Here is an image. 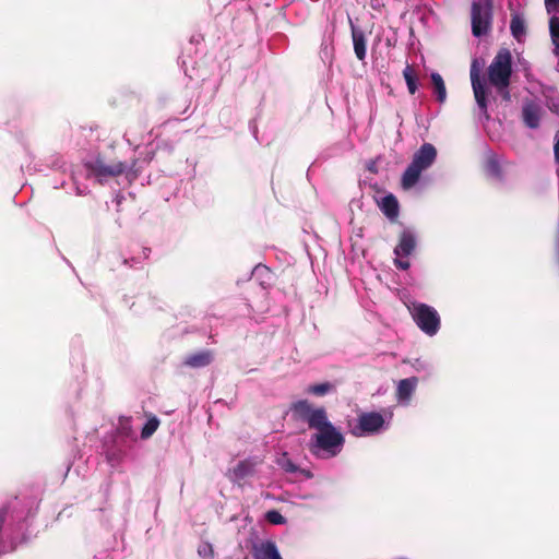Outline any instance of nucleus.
Wrapping results in <instances>:
<instances>
[{
  "mask_svg": "<svg viewBox=\"0 0 559 559\" xmlns=\"http://www.w3.org/2000/svg\"><path fill=\"white\" fill-rule=\"evenodd\" d=\"M418 379L409 377L399 381L396 386V402L401 406H408L417 388Z\"/></svg>",
  "mask_w": 559,
  "mask_h": 559,
  "instance_id": "nucleus-13",
  "label": "nucleus"
},
{
  "mask_svg": "<svg viewBox=\"0 0 559 559\" xmlns=\"http://www.w3.org/2000/svg\"><path fill=\"white\" fill-rule=\"evenodd\" d=\"M211 361V353L209 350H202L187 356L183 364L191 368H202L210 365Z\"/></svg>",
  "mask_w": 559,
  "mask_h": 559,
  "instance_id": "nucleus-17",
  "label": "nucleus"
},
{
  "mask_svg": "<svg viewBox=\"0 0 559 559\" xmlns=\"http://www.w3.org/2000/svg\"><path fill=\"white\" fill-rule=\"evenodd\" d=\"M483 67V62L478 59H474L471 64V83L475 96V100L484 117L486 119L489 118L487 112V88L485 86L484 81L480 79V70Z\"/></svg>",
  "mask_w": 559,
  "mask_h": 559,
  "instance_id": "nucleus-10",
  "label": "nucleus"
},
{
  "mask_svg": "<svg viewBox=\"0 0 559 559\" xmlns=\"http://www.w3.org/2000/svg\"><path fill=\"white\" fill-rule=\"evenodd\" d=\"M254 559H283L276 544L264 540L253 547Z\"/></svg>",
  "mask_w": 559,
  "mask_h": 559,
  "instance_id": "nucleus-15",
  "label": "nucleus"
},
{
  "mask_svg": "<svg viewBox=\"0 0 559 559\" xmlns=\"http://www.w3.org/2000/svg\"><path fill=\"white\" fill-rule=\"evenodd\" d=\"M543 108L536 102H526L522 107V118L525 126L530 129H537L539 127Z\"/></svg>",
  "mask_w": 559,
  "mask_h": 559,
  "instance_id": "nucleus-14",
  "label": "nucleus"
},
{
  "mask_svg": "<svg viewBox=\"0 0 559 559\" xmlns=\"http://www.w3.org/2000/svg\"><path fill=\"white\" fill-rule=\"evenodd\" d=\"M17 506L19 501L14 499L8 507L0 510V542L2 540V530L4 526H7L5 530L10 531L8 537L11 542L15 539L13 526L16 525L19 530L23 526L22 521L25 520L26 514L23 511H19Z\"/></svg>",
  "mask_w": 559,
  "mask_h": 559,
  "instance_id": "nucleus-9",
  "label": "nucleus"
},
{
  "mask_svg": "<svg viewBox=\"0 0 559 559\" xmlns=\"http://www.w3.org/2000/svg\"><path fill=\"white\" fill-rule=\"evenodd\" d=\"M472 33L475 37H481L489 33L492 24V1L483 0L472 3Z\"/></svg>",
  "mask_w": 559,
  "mask_h": 559,
  "instance_id": "nucleus-7",
  "label": "nucleus"
},
{
  "mask_svg": "<svg viewBox=\"0 0 559 559\" xmlns=\"http://www.w3.org/2000/svg\"><path fill=\"white\" fill-rule=\"evenodd\" d=\"M512 57L508 49H501L488 67L489 82L499 91H507L512 73ZM509 93L506 92V97Z\"/></svg>",
  "mask_w": 559,
  "mask_h": 559,
  "instance_id": "nucleus-5",
  "label": "nucleus"
},
{
  "mask_svg": "<svg viewBox=\"0 0 559 559\" xmlns=\"http://www.w3.org/2000/svg\"><path fill=\"white\" fill-rule=\"evenodd\" d=\"M84 191L78 188V194H83Z\"/></svg>",
  "mask_w": 559,
  "mask_h": 559,
  "instance_id": "nucleus-32",
  "label": "nucleus"
},
{
  "mask_svg": "<svg viewBox=\"0 0 559 559\" xmlns=\"http://www.w3.org/2000/svg\"><path fill=\"white\" fill-rule=\"evenodd\" d=\"M252 276L257 280H260L261 281V285H266V284H270V281L272 278V272L270 271V269L265 265H257L253 270H252Z\"/></svg>",
  "mask_w": 559,
  "mask_h": 559,
  "instance_id": "nucleus-22",
  "label": "nucleus"
},
{
  "mask_svg": "<svg viewBox=\"0 0 559 559\" xmlns=\"http://www.w3.org/2000/svg\"><path fill=\"white\" fill-rule=\"evenodd\" d=\"M437 158V150L430 143H424L414 154L411 164L402 176V187L405 190L412 189L419 180L423 171L432 166Z\"/></svg>",
  "mask_w": 559,
  "mask_h": 559,
  "instance_id": "nucleus-4",
  "label": "nucleus"
},
{
  "mask_svg": "<svg viewBox=\"0 0 559 559\" xmlns=\"http://www.w3.org/2000/svg\"><path fill=\"white\" fill-rule=\"evenodd\" d=\"M487 169L493 176H499L500 175L499 163H498V159L496 158L495 155H490L488 157Z\"/></svg>",
  "mask_w": 559,
  "mask_h": 559,
  "instance_id": "nucleus-28",
  "label": "nucleus"
},
{
  "mask_svg": "<svg viewBox=\"0 0 559 559\" xmlns=\"http://www.w3.org/2000/svg\"><path fill=\"white\" fill-rule=\"evenodd\" d=\"M512 36L521 43L526 35V25L524 19L519 14H513L510 23Z\"/></svg>",
  "mask_w": 559,
  "mask_h": 559,
  "instance_id": "nucleus-19",
  "label": "nucleus"
},
{
  "mask_svg": "<svg viewBox=\"0 0 559 559\" xmlns=\"http://www.w3.org/2000/svg\"><path fill=\"white\" fill-rule=\"evenodd\" d=\"M557 254H558V258H559V240H558V243H557Z\"/></svg>",
  "mask_w": 559,
  "mask_h": 559,
  "instance_id": "nucleus-31",
  "label": "nucleus"
},
{
  "mask_svg": "<svg viewBox=\"0 0 559 559\" xmlns=\"http://www.w3.org/2000/svg\"><path fill=\"white\" fill-rule=\"evenodd\" d=\"M85 165L90 173L95 176L99 182L124 173L131 180L138 176L136 171L133 170L135 163L129 167L126 163L122 162L106 164L102 158L97 157L95 159L88 160Z\"/></svg>",
  "mask_w": 559,
  "mask_h": 559,
  "instance_id": "nucleus-6",
  "label": "nucleus"
},
{
  "mask_svg": "<svg viewBox=\"0 0 559 559\" xmlns=\"http://www.w3.org/2000/svg\"><path fill=\"white\" fill-rule=\"evenodd\" d=\"M276 464L286 473L294 474L298 472V466L289 459L286 452L276 459Z\"/></svg>",
  "mask_w": 559,
  "mask_h": 559,
  "instance_id": "nucleus-23",
  "label": "nucleus"
},
{
  "mask_svg": "<svg viewBox=\"0 0 559 559\" xmlns=\"http://www.w3.org/2000/svg\"><path fill=\"white\" fill-rule=\"evenodd\" d=\"M258 464L259 462L255 459L239 461L233 468L228 469L227 476L230 481L240 484L254 474Z\"/></svg>",
  "mask_w": 559,
  "mask_h": 559,
  "instance_id": "nucleus-12",
  "label": "nucleus"
},
{
  "mask_svg": "<svg viewBox=\"0 0 559 559\" xmlns=\"http://www.w3.org/2000/svg\"><path fill=\"white\" fill-rule=\"evenodd\" d=\"M430 78L437 100L441 104L444 103L447 99V88L442 76L438 72H432Z\"/></svg>",
  "mask_w": 559,
  "mask_h": 559,
  "instance_id": "nucleus-20",
  "label": "nucleus"
},
{
  "mask_svg": "<svg viewBox=\"0 0 559 559\" xmlns=\"http://www.w3.org/2000/svg\"><path fill=\"white\" fill-rule=\"evenodd\" d=\"M393 413L390 409L382 412H361L357 418L348 421V431L356 438L378 436L391 427Z\"/></svg>",
  "mask_w": 559,
  "mask_h": 559,
  "instance_id": "nucleus-2",
  "label": "nucleus"
},
{
  "mask_svg": "<svg viewBox=\"0 0 559 559\" xmlns=\"http://www.w3.org/2000/svg\"><path fill=\"white\" fill-rule=\"evenodd\" d=\"M198 555L201 559H213L214 558V548L213 545L209 542H202L198 546Z\"/></svg>",
  "mask_w": 559,
  "mask_h": 559,
  "instance_id": "nucleus-26",
  "label": "nucleus"
},
{
  "mask_svg": "<svg viewBox=\"0 0 559 559\" xmlns=\"http://www.w3.org/2000/svg\"><path fill=\"white\" fill-rule=\"evenodd\" d=\"M417 245L416 235L409 229H404L401 235L397 245L395 246L394 252V265L399 270L406 271L411 267L408 257H411Z\"/></svg>",
  "mask_w": 559,
  "mask_h": 559,
  "instance_id": "nucleus-8",
  "label": "nucleus"
},
{
  "mask_svg": "<svg viewBox=\"0 0 559 559\" xmlns=\"http://www.w3.org/2000/svg\"><path fill=\"white\" fill-rule=\"evenodd\" d=\"M379 207L390 221H394L399 216V202L391 193L381 199Z\"/></svg>",
  "mask_w": 559,
  "mask_h": 559,
  "instance_id": "nucleus-16",
  "label": "nucleus"
},
{
  "mask_svg": "<svg viewBox=\"0 0 559 559\" xmlns=\"http://www.w3.org/2000/svg\"><path fill=\"white\" fill-rule=\"evenodd\" d=\"M352 36H353V45H354L355 55H356L357 59L362 61L366 58V53H367L365 34L361 31L353 27Z\"/></svg>",
  "mask_w": 559,
  "mask_h": 559,
  "instance_id": "nucleus-18",
  "label": "nucleus"
},
{
  "mask_svg": "<svg viewBox=\"0 0 559 559\" xmlns=\"http://www.w3.org/2000/svg\"><path fill=\"white\" fill-rule=\"evenodd\" d=\"M332 389H333V385L331 383L324 382V383H318V384L310 385L307 389V392L310 394L317 395V396H323V395L328 394Z\"/></svg>",
  "mask_w": 559,
  "mask_h": 559,
  "instance_id": "nucleus-25",
  "label": "nucleus"
},
{
  "mask_svg": "<svg viewBox=\"0 0 559 559\" xmlns=\"http://www.w3.org/2000/svg\"><path fill=\"white\" fill-rule=\"evenodd\" d=\"M296 419L307 424L316 432L309 441L310 452L319 459H331L338 455L345 443L341 430L329 419L324 407H314L307 400L295 402L290 406Z\"/></svg>",
  "mask_w": 559,
  "mask_h": 559,
  "instance_id": "nucleus-1",
  "label": "nucleus"
},
{
  "mask_svg": "<svg viewBox=\"0 0 559 559\" xmlns=\"http://www.w3.org/2000/svg\"><path fill=\"white\" fill-rule=\"evenodd\" d=\"M413 367H414L417 371L428 369V365H427L425 361H421L420 359H416V360H415V362L413 364Z\"/></svg>",
  "mask_w": 559,
  "mask_h": 559,
  "instance_id": "nucleus-30",
  "label": "nucleus"
},
{
  "mask_svg": "<svg viewBox=\"0 0 559 559\" xmlns=\"http://www.w3.org/2000/svg\"><path fill=\"white\" fill-rule=\"evenodd\" d=\"M547 13L550 14L549 33L555 55L559 56V0H545Z\"/></svg>",
  "mask_w": 559,
  "mask_h": 559,
  "instance_id": "nucleus-11",
  "label": "nucleus"
},
{
  "mask_svg": "<svg viewBox=\"0 0 559 559\" xmlns=\"http://www.w3.org/2000/svg\"><path fill=\"white\" fill-rule=\"evenodd\" d=\"M416 326L427 336L437 335L441 329V317L437 309L428 304L408 299L404 301Z\"/></svg>",
  "mask_w": 559,
  "mask_h": 559,
  "instance_id": "nucleus-3",
  "label": "nucleus"
},
{
  "mask_svg": "<svg viewBox=\"0 0 559 559\" xmlns=\"http://www.w3.org/2000/svg\"><path fill=\"white\" fill-rule=\"evenodd\" d=\"M403 76L406 82L408 92L412 95L415 94L418 90V83L414 69L409 64H407L403 70Z\"/></svg>",
  "mask_w": 559,
  "mask_h": 559,
  "instance_id": "nucleus-21",
  "label": "nucleus"
},
{
  "mask_svg": "<svg viewBox=\"0 0 559 559\" xmlns=\"http://www.w3.org/2000/svg\"><path fill=\"white\" fill-rule=\"evenodd\" d=\"M158 426L159 420L157 417L153 416L148 418L141 431L142 439L150 438L157 430Z\"/></svg>",
  "mask_w": 559,
  "mask_h": 559,
  "instance_id": "nucleus-24",
  "label": "nucleus"
},
{
  "mask_svg": "<svg viewBox=\"0 0 559 559\" xmlns=\"http://www.w3.org/2000/svg\"><path fill=\"white\" fill-rule=\"evenodd\" d=\"M554 155L556 163L559 164V133L555 136Z\"/></svg>",
  "mask_w": 559,
  "mask_h": 559,
  "instance_id": "nucleus-29",
  "label": "nucleus"
},
{
  "mask_svg": "<svg viewBox=\"0 0 559 559\" xmlns=\"http://www.w3.org/2000/svg\"><path fill=\"white\" fill-rule=\"evenodd\" d=\"M265 519L274 525H282L286 523V519L277 511L270 510L265 513Z\"/></svg>",
  "mask_w": 559,
  "mask_h": 559,
  "instance_id": "nucleus-27",
  "label": "nucleus"
}]
</instances>
